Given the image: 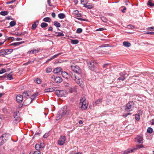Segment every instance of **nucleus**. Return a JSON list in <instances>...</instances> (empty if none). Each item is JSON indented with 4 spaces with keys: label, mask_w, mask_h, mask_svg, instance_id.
<instances>
[{
    "label": "nucleus",
    "mask_w": 154,
    "mask_h": 154,
    "mask_svg": "<svg viewBox=\"0 0 154 154\" xmlns=\"http://www.w3.org/2000/svg\"><path fill=\"white\" fill-rule=\"evenodd\" d=\"M11 137L10 134L5 133L3 134L0 137V146L3 145Z\"/></svg>",
    "instance_id": "f257e3e1"
},
{
    "label": "nucleus",
    "mask_w": 154,
    "mask_h": 154,
    "mask_svg": "<svg viewBox=\"0 0 154 154\" xmlns=\"http://www.w3.org/2000/svg\"><path fill=\"white\" fill-rule=\"evenodd\" d=\"M88 106L86 98L85 97H81L80 100L79 106L81 109L82 110H84L86 109Z\"/></svg>",
    "instance_id": "f03ea898"
},
{
    "label": "nucleus",
    "mask_w": 154,
    "mask_h": 154,
    "mask_svg": "<svg viewBox=\"0 0 154 154\" xmlns=\"http://www.w3.org/2000/svg\"><path fill=\"white\" fill-rule=\"evenodd\" d=\"M134 108V103L133 101H130L126 104L125 110L127 112L132 111Z\"/></svg>",
    "instance_id": "7ed1b4c3"
},
{
    "label": "nucleus",
    "mask_w": 154,
    "mask_h": 154,
    "mask_svg": "<svg viewBox=\"0 0 154 154\" xmlns=\"http://www.w3.org/2000/svg\"><path fill=\"white\" fill-rule=\"evenodd\" d=\"M70 76L72 79L74 80L75 82L80 86L82 84L83 81L81 79H80L79 77H77V75H75L72 74L70 75Z\"/></svg>",
    "instance_id": "20e7f679"
},
{
    "label": "nucleus",
    "mask_w": 154,
    "mask_h": 154,
    "mask_svg": "<svg viewBox=\"0 0 154 154\" xmlns=\"http://www.w3.org/2000/svg\"><path fill=\"white\" fill-rule=\"evenodd\" d=\"M58 97H65L67 94L66 91L64 90H57L55 92Z\"/></svg>",
    "instance_id": "39448f33"
},
{
    "label": "nucleus",
    "mask_w": 154,
    "mask_h": 154,
    "mask_svg": "<svg viewBox=\"0 0 154 154\" xmlns=\"http://www.w3.org/2000/svg\"><path fill=\"white\" fill-rule=\"evenodd\" d=\"M71 67L72 70L77 74H81V70L79 66H71Z\"/></svg>",
    "instance_id": "423d86ee"
},
{
    "label": "nucleus",
    "mask_w": 154,
    "mask_h": 154,
    "mask_svg": "<svg viewBox=\"0 0 154 154\" xmlns=\"http://www.w3.org/2000/svg\"><path fill=\"white\" fill-rule=\"evenodd\" d=\"M66 138L65 136H61L58 141V144L60 146H62L64 144L66 140Z\"/></svg>",
    "instance_id": "0eeeda50"
},
{
    "label": "nucleus",
    "mask_w": 154,
    "mask_h": 154,
    "mask_svg": "<svg viewBox=\"0 0 154 154\" xmlns=\"http://www.w3.org/2000/svg\"><path fill=\"white\" fill-rule=\"evenodd\" d=\"M94 64L95 62H94L90 61L89 62H88V65L90 68V69L91 70H94Z\"/></svg>",
    "instance_id": "6e6552de"
},
{
    "label": "nucleus",
    "mask_w": 154,
    "mask_h": 154,
    "mask_svg": "<svg viewBox=\"0 0 154 154\" xmlns=\"http://www.w3.org/2000/svg\"><path fill=\"white\" fill-rule=\"evenodd\" d=\"M16 100L19 103H22L23 100V96L20 94L17 95L16 97Z\"/></svg>",
    "instance_id": "1a4fd4ad"
},
{
    "label": "nucleus",
    "mask_w": 154,
    "mask_h": 154,
    "mask_svg": "<svg viewBox=\"0 0 154 154\" xmlns=\"http://www.w3.org/2000/svg\"><path fill=\"white\" fill-rule=\"evenodd\" d=\"M40 51V49L38 48L37 49L34 48L31 51H29L27 52L28 54H34L38 53Z\"/></svg>",
    "instance_id": "9d476101"
},
{
    "label": "nucleus",
    "mask_w": 154,
    "mask_h": 154,
    "mask_svg": "<svg viewBox=\"0 0 154 154\" xmlns=\"http://www.w3.org/2000/svg\"><path fill=\"white\" fill-rule=\"evenodd\" d=\"M44 147V144L43 143H41L40 144H37L35 145V148L38 150H39L41 149Z\"/></svg>",
    "instance_id": "9b49d317"
},
{
    "label": "nucleus",
    "mask_w": 154,
    "mask_h": 154,
    "mask_svg": "<svg viewBox=\"0 0 154 154\" xmlns=\"http://www.w3.org/2000/svg\"><path fill=\"white\" fill-rule=\"evenodd\" d=\"M38 95V93L36 92L33 94L31 97L30 98H29L28 99H27L26 100H28V99L29 100H31L30 103H31L32 100L34 99L35 98H36V97Z\"/></svg>",
    "instance_id": "f8f14e48"
},
{
    "label": "nucleus",
    "mask_w": 154,
    "mask_h": 154,
    "mask_svg": "<svg viewBox=\"0 0 154 154\" xmlns=\"http://www.w3.org/2000/svg\"><path fill=\"white\" fill-rule=\"evenodd\" d=\"M62 70V69L60 67H57L54 69V72L55 73L57 74L60 72H61Z\"/></svg>",
    "instance_id": "ddd939ff"
},
{
    "label": "nucleus",
    "mask_w": 154,
    "mask_h": 154,
    "mask_svg": "<svg viewBox=\"0 0 154 154\" xmlns=\"http://www.w3.org/2000/svg\"><path fill=\"white\" fill-rule=\"evenodd\" d=\"M55 82L57 83H59L62 81V79L60 77H56L55 79Z\"/></svg>",
    "instance_id": "4468645a"
},
{
    "label": "nucleus",
    "mask_w": 154,
    "mask_h": 154,
    "mask_svg": "<svg viewBox=\"0 0 154 154\" xmlns=\"http://www.w3.org/2000/svg\"><path fill=\"white\" fill-rule=\"evenodd\" d=\"M24 43V42H15L13 43H12L10 44V45L11 46H14L15 47L17 46L18 45L22 44L23 43Z\"/></svg>",
    "instance_id": "2eb2a0df"
},
{
    "label": "nucleus",
    "mask_w": 154,
    "mask_h": 154,
    "mask_svg": "<svg viewBox=\"0 0 154 154\" xmlns=\"http://www.w3.org/2000/svg\"><path fill=\"white\" fill-rule=\"evenodd\" d=\"M39 21L38 20H36L35 21L33 24L32 25V29H34L36 28L37 27V25Z\"/></svg>",
    "instance_id": "dca6fc26"
},
{
    "label": "nucleus",
    "mask_w": 154,
    "mask_h": 154,
    "mask_svg": "<svg viewBox=\"0 0 154 154\" xmlns=\"http://www.w3.org/2000/svg\"><path fill=\"white\" fill-rule=\"evenodd\" d=\"M61 74L63 78L66 79H68L69 74L67 72L65 71H62Z\"/></svg>",
    "instance_id": "f3484780"
},
{
    "label": "nucleus",
    "mask_w": 154,
    "mask_h": 154,
    "mask_svg": "<svg viewBox=\"0 0 154 154\" xmlns=\"http://www.w3.org/2000/svg\"><path fill=\"white\" fill-rule=\"evenodd\" d=\"M134 149H128L125 150L124 152V154H127L128 153L134 151Z\"/></svg>",
    "instance_id": "a211bd4d"
},
{
    "label": "nucleus",
    "mask_w": 154,
    "mask_h": 154,
    "mask_svg": "<svg viewBox=\"0 0 154 154\" xmlns=\"http://www.w3.org/2000/svg\"><path fill=\"white\" fill-rule=\"evenodd\" d=\"M103 100L102 99H98L95 103L94 104V106H96L100 104Z\"/></svg>",
    "instance_id": "6ab92c4d"
},
{
    "label": "nucleus",
    "mask_w": 154,
    "mask_h": 154,
    "mask_svg": "<svg viewBox=\"0 0 154 154\" xmlns=\"http://www.w3.org/2000/svg\"><path fill=\"white\" fill-rule=\"evenodd\" d=\"M123 45L125 47H129L131 46V44L130 43L128 42H124L123 43Z\"/></svg>",
    "instance_id": "aec40b11"
},
{
    "label": "nucleus",
    "mask_w": 154,
    "mask_h": 154,
    "mask_svg": "<svg viewBox=\"0 0 154 154\" xmlns=\"http://www.w3.org/2000/svg\"><path fill=\"white\" fill-rule=\"evenodd\" d=\"M55 90L54 88H50L46 89L45 90V91L46 92H49L54 91Z\"/></svg>",
    "instance_id": "412c9836"
},
{
    "label": "nucleus",
    "mask_w": 154,
    "mask_h": 154,
    "mask_svg": "<svg viewBox=\"0 0 154 154\" xmlns=\"http://www.w3.org/2000/svg\"><path fill=\"white\" fill-rule=\"evenodd\" d=\"M137 142L139 143H143V138L141 136H138L137 137Z\"/></svg>",
    "instance_id": "4be33fe9"
},
{
    "label": "nucleus",
    "mask_w": 154,
    "mask_h": 154,
    "mask_svg": "<svg viewBox=\"0 0 154 154\" xmlns=\"http://www.w3.org/2000/svg\"><path fill=\"white\" fill-rule=\"evenodd\" d=\"M5 50L6 55L11 54L13 51V49H7Z\"/></svg>",
    "instance_id": "5701e85b"
},
{
    "label": "nucleus",
    "mask_w": 154,
    "mask_h": 154,
    "mask_svg": "<svg viewBox=\"0 0 154 154\" xmlns=\"http://www.w3.org/2000/svg\"><path fill=\"white\" fill-rule=\"evenodd\" d=\"M54 25L57 27H60V24L57 21H55L54 22Z\"/></svg>",
    "instance_id": "b1692460"
},
{
    "label": "nucleus",
    "mask_w": 154,
    "mask_h": 154,
    "mask_svg": "<svg viewBox=\"0 0 154 154\" xmlns=\"http://www.w3.org/2000/svg\"><path fill=\"white\" fill-rule=\"evenodd\" d=\"M5 55H6V54L5 50H0V56H4Z\"/></svg>",
    "instance_id": "393cba45"
},
{
    "label": "nucleus",
    "mask_w": 154,
    "mask_h": 154,
    "mask_svg": "<svg viewBox=\"0 0 154 154\" xmlns=\"http://www.w3.org/2000/svg\"><path fill=\"white\" fill-rule=\"evenodd\" d=\"M8 13V12L7 11H2L0 12V14L3 16L7 15Z\"/></svg>",
    "instance_id": "a878e982"
},
{
    "label": "nucleus",
    "mask_w": 154,
    "mask_h": 154,
    "mask_svg": "<svg viewBox=\"0 0 154 154\" xmlns=\"http://www.w3.org/2000/svg\"><path fill=\"white\" fill-rule=\"evenodd\" d=\"M79 41L77 40H71V43L72 44H77L78 43Z\"/></svg>",
    "instance_id": "bb28decb"
},
{
    "label": "nucleus",
    "mask_w": 154,
    "mask_h": 154,
    "mask_svg": "<svg viewBox=\"0 0 154 154\" xmlns=\"http://www.w3.org/2000/svg\"><path fill=\"white\" fill-rule=\"evenodd\" d=\"M43 21L45 22H50L51 19L49 17H46L44 18L43 20Z\"/></svg>",
    "instance_id": "cd10ccee"
},
{
    "label": "nucleus",
    "mask_w": 154,
    "mask_h": 154,
    "mask_svg": "<svg viewBox=\"0 0 154 154\" xmlns=\"http://www.w3.org/2000/svg\"><path fill=\"white\" fill-rule=\"evenodd\" d=\"M58 17L60 19H63L65 17V15L63 13H60L58 14Z\"/></svg>",
    "instance_id": "c85d7f7f"
},
{
    "label": "nucleus",
    "mask_w": 154,
    "mask_h": 154,
    "mask_svg": "<svg viewBox=\"0 0 154 154\" xmlns=\"http://www.w3.org/2000/svg\"><path fill=\"white\" fill-rule=\"evenodd\" d=\"M48 26V24L45 23H42L41 24V27L44 28L47 27Z\"/></svg>",
    "instance_id": "c756f323"
},
{
    "label": "nucleus",
    "mask_w": 154,
    "mask_h": 154,
    "mask_svg": "<svg viewBox=\"0 0 154 154\" xmlns=\"http://www.w3.org/2000/svg\"><path fill=\"white\" fill-rule=\"evenodd\" d=\"M6 76V78H7L9 80H11L13 79V78L12 77V75L11 74V73H10V74H8L7 76Z\"/></svg>",
    "instance_id": "7c9ffc66"
},
{
    "label": "nucleus",
    "mask_w": 154,
    "mask_h": 154,
    "mask_svg": "<svg viewBox=\"0 0 154 154\" xmlns=\"http://www.w3.org/2000/svg\"><path fill=\"white\" fill-rule=\"evenodd\" d=\"M9 24L11 26L13 27L16 25V23L14 21H11L10 23Z\"/></svg>",
    "instance_id": "2f4dec72"
},
{
    "label": "nucleus",
    "mask_w": 154,
    "mask_h": 154,
    "mask_svg": "<svg viewBox=\"0 0 154 154\" xmlns=\"http://www.w3.org/2000/svg\"><path fill=\"white\" fill-rule=\"evenodd\" d=\"M147 5H149L151 7H152L154 5V4L152 3L151 0H149L148 1V2L147 3Z\"/></svg>",
    "instance_id": "473e14b6"
},
{
    "label": "nucleus",
    "mask_w": 154,
    "mask_h": 154,
    "mask_svg": "<svg viewBox=\"0 0 154 154\" xmlns=\"http://www.w3.org/2000/svg\"><path fill=\"white\" fill-rule=\"evenodd\" d=\"M153 131L152 129L150 128V127H149L148 128L147 130V131L148 133L150 134Z\"/></svg>",
    "instance_id": "72a5a7b5"
},
{
    "label": "nucleus",
    "mask_w": 154,
    "mask_h": 154,
    "mask_svg": "<svg viewBox=\"0 0 154 154\" xmlns=\"http://www.w3.org/2000/svg\"><path fill=\"white\" fill-rule=\"evenodd\" d=\"M58 34L56 36L57 37L59 36H64V34L62 32H58L57 33Z\"/></svg>",
    "instance_id": "f704fd0d"
},
{
    "label": "nucleus",
    "mask_w": 154,
    "mask_h": 154,
    "mask_svg": "<svg viewBox=\"0 0 154 154\" xmlns=\"http://www.w3.org/2000/svg\"><path fill=\"white\" fill-rule=\"evenodd\" d=\"M82 31V29L81 28H79L76 30V33H80Z\"/></svg>",
    "instance_id": "c9c22d12"
},
{
    "label": "nucleus",
    "mask_w": 154,
    "mask_h": 154,
    "mask_svg": "<svg viewBox=\"0 0 154 154\" xmlns=\"http://www.w3.org/2000/svg\"><path fill=\"white\" fill-rule=\"evenodd\" d=\"M143 147V146L142 145L140 144V145H137V147L135 148H134V150H135V149H140L141 148H142Z\"/></svg>",
    "instance_id": "e433bc0d"
},
{
    "label": "nucleus",
    "mask_w": 154,
    "mask_h": 154,
    "mask_svg": "<svg viewBox=\"0 0 154 154\" xmlns=\"http://www.w3.org/2000/svg\"><path fill=\"white\" fill-rule=\"evenodd\" d=\"M84 7H85L88 9H91L92 8L91 5H87L86 4L84 6Z\"/></svg>",
    "instance_id": "4c0bfd02"
},
{
    "label": "nucleus",
    "mask_w": 154,
    "mask_h": 154,
    "mask_svg": "<svg viewBox=\"0 0 154 154\" xmlns=\"http://www.w3.org/2000/svg\"><path fill=\"white\" fill-rule=\"evenodd\" d=\"M135 118L137 120H139L140 119V116L139 114H136L135 116Z\"/></svg>",
    "instance_id": "58836bf2"
},
{
    "label": "nucleus",
    "mask_w": 154,
    "mask_h": 154,
    "mask_svg": "<svg viewBox=\"0 0 154 154\" xmlns=\"http://www.w3.org/2000/svg\"><path fill=\"white\" fill-rule=\"evenodd\" d=\"M52 69L51 68L48 67L46 69V72L47 73H50L51 72Z\"/></svg>",
    "instance_id": "ea45409f"
},
{
    "label": "nucleus",
    "mask_w": 154,
    "mask_h": 154,
    "mask_svg": "<svg viewBox=\"0 0 154 154\" xmlns=\"http://www.w3.org/2000/svg\"><path fill=\"white\" fill-rule=\"evenodd\" d=\"M23 96L24 97H26L29 96V95L27 92H24L23 94Z\"/></svg>",
    "instance_id": "a19ab883"
},
{
    "label": "nucleus",
    "mask_w": 154,
    "mask_h": 154,
    "mask_svg": "<svg viewBox=\"0 0 154 154\" xmlns=\"http://www.w3.org/2000/svg\"><path fill=\"white\" fill-rule=\"evenodd\" d=\"M6 20H13V19L12 18V17L11 16H8L6 17V18L4 20V21Z\"/></svg>",
    "instance_id": "79ce46f5"
},
{
    "label": "nucleus",
    "mask_w": 154,
    "mask_h": 154,
    "mask_svg": "<svg viewBox=\"0 0 154 154\" xmlns=\"http://www.w3.org/2000/svg\"><path fill=\"white\" fill-rule=\"evenodd\" d=\"M6 72L5 69H2L0 70V74H3Z\"/></svg>",
    "instance_id": "37998d69"
},
{
    "label": "nucleus",
    "mask_w": 154,
    "mask_h": 154,
    "mask_svg": "<svg viewBox=\"0 0 154 154\" xmlns=\"http://www.w3.org/2000/svg\"><path fill=\"white\" fill-rule=\"evenodd\" d=\"M75 91V89L74 88H71L69 89V92L70 93H72Z\"/></svg>",
    "instance_id": "c03bdc74"
},
{
    "label": "nucleus",
    "mask_w": 154,
    "mask_h": 154,
    "mask_svg": "<svg viewBox=\"0 0 154 154\" xmlns=\"http://www.w3.org/2000/svg\"><path fill=\"white\" fill-rule=\"evenodd\" d=\"M35 81L37 84H39L41 83V80L39 79L38 78H37L36 79Z\"/></svg>",
    "instance_id": "a18cd8bd"
},
{
    "label": "nucleus",
    "mask_w": 154,
    "mask_h": 154,
    "mask_svg": "<svg viewBox=\"0 0 154 154\" xmlns=\"http://www.w3.org/2000/svg\"><path fill=\"white\" fill-rule=\"evenodd\" d=\"M81 3L82 4L85 5L86 4V1L85 0H81Z\"/></svg>",
    "instance_id": "49530a36"
},
{
    "label": "nucleus",
    "mask_w": 154,
    "mask_h": 154,
    "mask_svg": "<svg viewBox=\"0 0 154 154\" xmlns=\"http://www.w3.org/2000/svg\"><path fill=\"white\" fill-rule=\"evenodd\" d=\"M104 30H105L104 28H100L98 29H96V31H102Z\"/></svg>",
    "instance_id": "de8ad7c7"
},
{
    "label": "nucleus",
    "mask_w": 154,
    "mask_h": 154,
    "mask_svg": "<svg viewBox=\"0 0 154 154\" xmlns=\"http://www.w3.org/2000/svg\"><path fill=\"white\" fill-rule=\"evenodd\" d=\"M5 78H6V76L5 75H3L2 76H0V80H3L5 79Z\"/></svg>",
    "instance_id": "09e8293b"
},
{
    "label": "nucleus",
    "mask_w": 154,
    "mask_h": 154,
    "mask_svg": "<svg viewBox=\"0 0 154 154\" xmlns=\"http://www.w3.org/2000/svg\"><path fill=\"white\" fill-rule=\"evenodd\" d=\"M16 0H12L11 1H9L7 2V4H10L13 3V2H15L16 1Z\"/></svg>",
    "instance_id": "8fccbe9b"
},
{
    "label": "nucleus",
    "mask_w": 154,
    "mask_h": 154,
    "mask_svg": "<svg viewBox=\"0 0 154 154\" xmlns=\"http://www.w3.org/2000/svg\"><path fill=\"white\" fill-rule=\"evenodd\" d=\"M146 33L148 34L154 35V32H147Z\"/></svg>",
    "instance_id": "3c124183"
},
{
    "label": "nucleus",
    "mask_w": 154,
    "mask_h": 154,
    "mask_svg": "<svg viewBox=\"0 0 154 154\" xmlns=\"http://www.w3.org/2000/svg\"><path fill=\"white\" fill-rule=\"evenodd\" d=\"M47 3L48 5L50 6H53V5H51V2L50 0H48L47 1Z\"/></svg>",
    "instance_id": "603ef678"
},
{
    "label": "nucleus",
    "mask_w": 154,
    "mask_h": 154,
    "mask_svg": "<svg viewBox=\"0 0 154 154\" xmlns=\"http://www.w3.org/2000/svg\"><path fill=\"white\" fill-rule=\"evenodd\" d=\"M62 53H58V54H56L55 55H54V57L55 58L57 57L59 55H60V54H61Z\"/></svg>",
    "instance_id": "864d4df0"
},
{
    "label": "nucleus",
    "mask_w": 154,
    "mask_h": 154,
    "mask_svg": "<svg viewBox=\"0 0 154 154\" xmlns=\"http://www.w3.org/2000/svg\"><path fill=\"white\" fill-rule=\"evenodd\" d=\"M48 136V133H46L43 136L44 138H46Z\"/></svg>",
    "instance_id": "5fc2aeb1"
},
{
    "label": "nucleus",
    "mask_w": 154,
    "mask_h": 154,
    "mask_svg": "<svg viewBox=\"0 0 154 154\" xmlns=\"http://www.w3.org/2000/svg\"><path fill=\"white\" fill-rule=\"evenodd\" d=\"M128 28L129 29H133L134 28V27L132 25H129L128 26Z\"/></svg>",
    "instance_id": "6e6d98bb"
},
{
    "label": "nucleus",
    "mask_w": 154,
    "mask_h": 154,
    "mask_svg": "<svg viewBox=\"0 0 154 154\" xmlns=\"http://www.w3.org/2000/svg\"><path fill=\"white\" fill-rule=\"evenodd\" d=\"M14 118L15 119L16 121H17L18 120L19 121L20 119V117H19V116H17Z\"/></svg>",
    "instance_id": "4d7b16f0"
},
{
    "label": "nucleus",
    "mask_w": 154,
    "mask_h": 154,
    "mask_svg": "<svg viewBox=\"0 0 154 154\" xmlns=\"http://www.w3.org/2000/svg\"><path fill=\"white\" fill-rule=\"evenodd\" d=\"M77 19L80 21H87L85 19L81 18H77Z\"/></svg>",
    "instance_id": "13d9d810"
},
{
    "label": "nucleus",
    "mask_w": 154,
    "mask_h": 154,
    "mask_svg": "<svg viewBox=\"0 0 154 154\" xmlns=\"http://www.w3.org/2000/svg\"><path fill=\"white\" fill-rule=\"evenodd\" d=\"M13 116L14 118L17 116V112H14Z\"/></svg>",
    "instance_id": "bf43d9fd"
},
{
    "label": "nucleus",
    "mask_w": 154,
    "mask_h": 154,
    "mask_svg": "<svg viewBox=\"0 0 154 154\" xmlns=\"http://www.w3.org/2000/svg\"><path fill=\"white\" fill-rule=\"evenodd\" d=\"M131 114V113H128L126 114L123 115V116L125 117H126L128 116V115Z\"/></svg>",
    "instance_id": "052dcab7"
},
{
    "label": "nucleus",
    "mask_w": 154,
    "mask_h": 154,
    "mask_svg": "<svg viewBox=\"0 0 154 154\" xmlns=\"http://www.w3.org/2000/svg\"><path fill=\"white\" fill-rule=\"evenodd\" d=\"M125 79V78L124 77H122L119 78H118V79H119V80H121L122 81H123Z\"/></svg>",
    "instance_id": "680f3d73"
},
{
    "label": "nucleus",
    "mask_w": 154,
    "mask_h": 154,
    "mask_svg": "<svg viewBox=\"0 0 154 154\" xmlns=\"http://www.w3.org/2000/svg\"><path fill=\"white\" fill-rule=\"evenodd\" d=\"M48 31H53L52 27L51 26L49 27L48 29Z\"/></svg>",
    "instance_id": "e2e57ef3"
},
{
    "label": "nucleus",
    "mask_w": 154,
    "mask_h": 154,
    "mask_svg": "<svg viewBox=\"0 0 154 154\" xmlns=\"http://www.w3.org/2000/svg\"><path fill=\"white\" fill-rule=\"evenodd\" d=\"M41 152L39 151H35L34 152L33 154H40Z\"/></svg>",
    "instance_id": "0e129e2a"
},
{
    "label": "nucleus",
    "mask_w": 154,
    "mask_h": 154,
    "mask_svg": "<svg viewBox=\"0 0 154 154\" xmlns=\"http://www.w3.org/2000/svg\"><path fill=\"white\" fill-rule=\"evenodd\" d=\"M148 30H151L152 29H153V30H154V27H151L148 28Z\"/></svg>",
    "instance_id": "69168bd1"
},
{
    "label": "nucleus",
    "mask_w": 154,
    "mask_h": 154,
    "mask_svg": "<svg viewBox=\"0 0 154 154\" xmlns=\"http://www.w3.org/2000/svg\"><path fill=\"white\" fill-rule=\"evenodd\" d=\"M102 20L104 22H106V19L104 17H102L101 18Z\"/></svg>",
    "instance_id": "338daca9"
},
{
    "label": "nucleus",
    "mask_w": 154,
    "mask_h": 154,
    "mask_svg": "<svg viewBox=\"0 0 154 154\" xmlns=\"http://www.w3.org/2000/svg\"><path fill=\"white\" fill-rule=\"evenodd\" d=\"M151 124V125H154V119H152L150 121Z\"/></svg>",
    "instance_id": "774afa93"
}]
</instances>
